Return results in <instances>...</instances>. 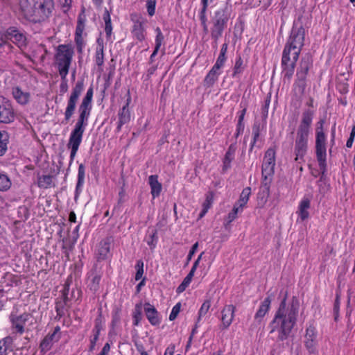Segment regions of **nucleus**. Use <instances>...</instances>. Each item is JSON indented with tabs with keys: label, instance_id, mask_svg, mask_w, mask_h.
<instances>
[{
	"label": "nucleus",
	"instance_id": "obj_1",
	"mask_svg": "<svg viewBox=\"0 0 355 355\" xmlns=\"http://www.w3.org/2000/svg\"><path fill=\"white\" fill-rule=\"evenodd\" d=\"M287 293L281 301L273 319L269 324L270 334H277V342H283L290 336L295 326L300 309V300L296 296L286 302Z\"/></svg>",
	"mask_w": 355,
	"mask_h": 355
},
{
	"label": "nucleus",
	"instance_id": "obj_2",
	"mask_svg": "<svg viewBox=\"0 0 355 355\" xmlns=\"http://www.w3.org/2000/svg\"><path fill=\"white\" fill-rule=\"evenodd\" d=\"M302 15L299 16L296 22H294L291 34L285 44L282 60V73L284 79L291 80L300 52L304 45L305 29L303 26Z\"/></svg>",
	"mask_w": 355,
	"mask_h": 355
},
{
	"label": "nucleus",
	"instance_id": "obj_3",
	"mask_svg": "<svg viewBox=\"0 0 355 355\" xmlns=\"http://www.w3.org/2000/svg\"><path fill=\"white\" fill-rule=\"evenodd\" d=\"M19 6L24 17L33 23L45 21L54 8L53 0H20Z\"/></svg>",
	"mask_w": 355,
	"mask_h": 355
},
{
	"label": "nucleus",
	"instance_id": "obj_4",
	"mask_svg": "<svg viewBox=\"0 0 355 355\" xmlns=\"http://www.w3.org/2000/svg\"><path fill=\"white\" fill-rule=\"evenodd\" d=\"M232 5L226 2L225 6L218 8L211 17V37L216 43L222 36L223 31L227 26V22L231 17Z\"/></svg>",
	"mask_w": 355,
	"mask_h": 355
},
{
	"label": "nucleus",
	"instance_id": "obj_5",
	"mask_svg": "<svg viewBox=\"0 0 355 355\" xmlns=\"http://www.w3.org/2000/svg\"><path fill=\"white\" fill-rule=\"evenodd\" d=\"M324 119H320L315 129V155L321 173L322 180L327 172V139L324 132Z\"/></svg>",
	"mask_w": 355,
	"mask_h": 355
},
{
	"label": "nucleus",
	"instance_id": "obj_6",
	"mask_svg": "<svg viewBox=\"0 0 355 355\" xmlns=\"http://www.w3.org/2000/svg\"><path fill=\"white\" fill-rule=\"evenodd\" d=\"M275 150L268 148L264 155L261 167V191L263 196L268 197L270 195V187L275 173Z\"/></svg>",
	"mask_w": 355,
	"mask_h": 355
},
{
	"label": "nucleus",
	"instance_id": "obj_7",
	"mask_svg": "<svg viewBox=\"0 0 355 355\" xmlns=\"http://www.w3.org/2000/svg\"><path fill=\"white\" fill-rule=\"evenodd\" d=\"M313 115L314 111L310 109L305 110L303 112L296 131L295 141L308 142Z\"/></svg>",
	"mask_w": 355,
	"mask_h": 355
},
{
	"label": "nucleus",
	"instance_id": "obj_8",
	"mask_svg": "<svg viewBox=\"0 0 355 355\" xmlns=\"http://www.w3.org/2000/svg\"><path fill=\"white\" fill-rule=\"evenodd\" d=\"M93 87L91 86L78 107V117L76 123L87 126L92 108Z\"/></svg>",
	"mask_w": 355,
	"mask_h": 355
},
{
	"label": "nucleus",
	"instance_id": "obj_9",
	"mask_svg": "<svg viewBox=\"0 0 355 355\" xmlns=\"http://www.w3.org/2000/svg\"><path fill=\"white\" fill-rule=\"evenodd\" d=\"M83 89L84 80L83 79L78 80L76 82L75 86L73 87L70 96L67 101V107L64 112V119L66 121H69V119L73 115L76 108L77 103L80 96L83 91Z\"/></svg>",
	"mask_w": 355,
	"mask_h": 355
},
{
	"label": "nucleus",
	"instance_id": "obj_10",
	"mask_svg": "<svg viewBox=\"0 0 355 355\" xmlns=\"http://www.w3.org/2000/svg\"><path fill=\"white\" fill-rule=\"evenodd\" d=\"M85 128L86 126L85 125L76 123L74 128L70 134L69 143L67 144L68 148H71L70 163L74 159L80 144H81Z\"/></svg>",
	"mask_w": 355,
	"mask_h": 355
},
{
	"label": "nucleus",
	"instance_id": "obj_11",
	"mask_svg": "<svg viewBox=\"0 0 355 355\" xmlns=\"http://www.w3.org/2000/svg\"><path fill=\"white\" fill-rule=\"evenodd\" d=\"M16 112L12 102L0 96V124H10L15 121Z\"/></svg>",
	"mask_w": 355,
	"mask_h": 355
},
{
	"label": "nucleus",
	"instance_id": "obj_12",
	"mask_svg": "<svg viewBox=\"0 0 355 355\" xmlns=\"http://www.w3.org/2000/svg\"><path fill=\"white\" fill-rule=\"evenodd\" d=\"M73 55V50L71 46L60 44L57 47L55 60L58 67L69 68Z\"/></svg>",
	"mask_w": 355,
	"mask_h": 355
},
{
	"label": "nucleus",
	"instance_id": "obj_13",
	"mask_svg": "<svg viewBox=\"0 0 355 355\" xmlns=\"http://www.w3.org/2000/svg\"><path fill=\"white\" fill-rule=\"evenodd\" d=\"M5 37L19 48H23L26 46V37L25 35L17 27H9L6 31Z\"/></svg>",
	"mask_w": 355,
	"mask_h": 355
},
{
	"label": "nucleus",
	"instance_id": "obj_14",
	"mask_svg": "<svg viewBox=\"0 0 355 355\" xmlns=\"http://www.w3.org/2000/svg\"><path fill=\"white\" fill-rule=\"evenodd\" d=\"M60 337V327L59 326H56L54 328L53 332L48 334L41 341L40 345L41 352L44 354L46 352L49 351L53 343L58 342Z\"/></svg>",
	"mask_w": 355,
	"mask_h": 355
},
{
	"label": "nucleus",
	"instance_id": "obj_15",
	"mask_svg": "<svg viewBox=\"0 0 355 355\" xmlns=\"http://www.w3.org/2000/svg\"><path fill=\"white\" fill-rule=\"evenodd\" d=\"M102 274L103 272L96 266H94L88 272L87 287L93 293H96L99 290Z\"/></svg>",
	"mask_w": 355,
	"mask_h": 355
},
{
	"label": "nucleus",
	"instance_id": "obj_16",
	"mask_svg": "<svg viewBox=\"0 0 355 355\" xmlns=\"http://www.w3.org/2000/svg\"><path fill=\"white\" fill-rule=\"evenodd\" d=\"M131 102V97L130 93H128V98L126 99L125 104L122 107V108L119 110L118 116H119V122L118 125L116 127V130L119 132L121 130V127L128 123L130 121V112L129 110V105Z\"/></svg>",
	"mask_w": 355,
	"mask_h": 355
},
{
	"label": "nucleus",
	"instance_id": "obj_17",
	"mask_svg": "<svg viewBox=\"0 0 355 355\" xmlns=\"http://www.w3.org/2000/svg\"><path fill=\"white\" fill-rule=\"evenodd\" d=\"M313 67L312 56L306 53L303 55L299 62L296 75L307 77L310 69Z\"/></svg>",
	"mask_w": 355,
	"mask_h": 355
},
{
	"label": "nucleus",
	"instance_id": "obj_18",
	"mask_svg": "<svg viewBox=\"0 0 355 355\" xmlns=\"http://www.w3.org/2000/svg\"><path fill=\"white\" fill-rule=\"evenodd\" d=\"M236 307L232 304L226 305L222 310V326L221 329H227L232 324L234 316Z\"/></svg>",
	"mask_w": 355,
	"mask_h": 355
},
{
	"label": "nucleus",
	"instance_id": "obj_19",
	"mask_svg": "<svg viewBox=\"0 0 355 355\" xmlns=\"http://www.w3.org/2000/svg\"><path fill=\"white\" fill-rule=\"evenodd\" d=\"M144 312L149 322L153 325H159L161 322V320L159 318V313L155 306L150 304L149 302L144 304Z\"/></svg>",
	"mask_w": 355,
	"mask_h": 355
},
{
	"label": "nucleus",
	"instance_id": "obj_20",
	"mask_svg": "<svg viewBox=\"0 0 355 355\" xmlns=\"http://www.w3.org/2000/svg\"><path fill=\"white\" fill-rule=\"evenodd\" d=\"M308 150V142H294V155H295V161L298 163L304 162V157Z\"/></svg>",
	"mask_w": 355,
	"mask_h": 355
},
{
	"label": "nucleus",
	"instance_id": "obj_21",
	"mask_svg": "<svg viewBox=\"0 0 355 355\" xmlns=\"http://www.w3.org/2000/svg\"><path fill=\"white\" fill-rule=\"evenodd\" d=\"M145 22L146 21L141 17L134 21L132 33L134 37L140 42L144 41L146 38L144 28Z\"/></svg>",
	"mask_w": 355,
	"mask_h": 355
},
{
	"label": "nucleus",
	"instance_id": "obj_22",
	"mask_svg": "<svg viewBox=\"0 0 355 355\" xmlns=\"http://www.w3.org/2000/svg\"><path fill=\"white\" fill-rule=\"evenodd\" d=\"M12 94L15 101L21 105L28 104L31 99L30 93L23 91L19 87H12Z\"/></svg>",
	"mask_w": 355,
	"mask_h": 355
},
{
	"label": "nucleus",
	"instance_id": "obj_23",
	"mask_svg": "<svg viewBox=\"0 0 355 355\" xmlns=\"http://www.w3.org/2000/svg\"><path fill=\"white\" fill-rule=\"evenodd\" d=\"M29 316L30 314L24 313L19 316L12 317L10 320L12 328L16 329L17 332L22 334L24 332V324L28 320Z\"/></svg>",
	"mask_w": 355,
	"mask_h": 355
},
{
	"label": "nucleus",
	"instance_id": "obj_24",
	"mask_svg": "<svg viewBox=\"0 0 355 355\" xmlns=\"http://www.w3.org/2000/svg\"><path fill=\"white\" fill-rule=\"evenodd\" d=\"M236 150V144H232L225 155L223 160V171H226L231 168V163L234 159L235 153Z\"/></svg>",
	"mask_w": 355,
	"mask_h": 355
},
{
	"label": "nucleus",
	"instance_id": "obj_25",
	"mask_svg": "<svg viewBox=\"0 0 355 355\" xmlns=\"http://www.w3.org/2000/svg\"><path fill=\"white\" fill-rule=\"evenodd\" d=\"M150 193L153 198L158 197L162 189V184L158 181L157 175H152L148 178Z\"/></svg>",
	"mask_w": 355,
	"mask_h": 355
},
{
	"label": "nucleus",
	"instance_id": "obj_26",
	"mask_svg": "<svg viewBox=\"0 0 355 355\" xmlns=\"http://www.w3.org/2000/svg\"><path fill=\"white\" fill-rule=\"evenodd\" d=\"M96 44L95 62L99 68H101L104 63V43L101 37L96 40Z\"/></svg>",
	"mask_w": 355,
	"mask_h": 355
},
{
	"label": "nucleus",
	"instance_id": "obj_27",
	"mask_svg": "<svg viewBox=\"0 0 355 355\" xmlns=\"http://www.w3.org/2000/svg\"><path fill=\"white\" fill-rule=\"evenodd\" d=\"M85 166L83 164H80L78 170V180L75 191V198H76L82 192L83 187L85 182Z\"/></svg>",
	"mask_w": 355,
	"mask_h": 355
},
{
	"label": "nucleus",
	"instance_id": "obj_28",
	"mask_svg": "<svg viewBox=\"0 0 355 355\" xmlns=\"http://www.w3.org/2000/svg\"><path fill=\"white\" fill-rule=\"evenodd\" d=\"M271 301L272 297L270 295H268L264 299L255 314L254 318L256 320L260 321L265 316L270 309Z\"/></svg>",
	"mask_w": 355,
	"mask_h": 355
},
{
	"label": "nucleus",
	"instance_id": "obj_29",
	"mask_svg": "<svg viewBox=\"0 0 355 355\" xmlns=\"http://www.w3.org/2000/svg\"><path fill=\"white\" fill-rule=\"evenodd\" d=\"M310 205L311 202L308 198L302 199L300 203L297 214L302 221L307 219L309 216L308 209L310 208Z\"/></svg>",
	"mask_w": 355,
	"mask_h": 355
},
{
	"label": "nucleus",
	"instance_id": "obj_30",
	"mask_svg": "<svg viewBox=\"0 0 355 355\" xmlns=\"http://www.w3.org/2000/svg\"><path fill=\"white\" fill-rule=\"evenodd\" d=\"M55 304V309L56 312V316L55 317V319L60 320L65 315V313L69 310L71 306L70 304H67L58 298L56 299Z\"/></svg>",
	"mask_w": 355,
	"mask_h": 355
},
{
	"label": "nucleus",
	"instance_id": "obj_31",
	"mask_svg": "<svg viewBox=\"0 0 355 355\" xmlns=\"http://www.w3.org/2000/svg\"><path fill=\"white\" fill-rule=\"evenodd\" d=\"M219 70L215 69L214 67L209 71L204 79V86L209 88L211 87L215 82L218 80V76L220 75Z\"/></svg>",
	"mask_w": 355,
	"mask_h": 355
},
{
	"label": "nucleus",
	"instance_id": "obj_32",
	"mask_svg": "<svg viewBox=\"0 0 355 355\" xmlns=\"http://www.w3.org/2000/svg\"><path fill=\"white\" fill-rule=\"evenodd\" d=\"M250 194L251 188L249 187L244 188L240 195L239 199L234 205H237V207H239L241 210H243V207L248 203Z\"/></svg>",
	"mask_w": 355,
	"mask_h": 355
},
{
	"label": "nucleus",
	"instance_id": "obj_33",
	"mask_svg": "<svg viewBox=\"0 0 355 355\" xmlns=\"http://www.w3.org/2000/svg\"><path fill=\"white\" fill-rule=\"evenodd\" d=\"M110 239H105L100 243V247L98 250L100 259H105L107 258L110 250Z\"/></svg>",
	"mask_w": 355,
	"mask_h": 355
},
{
	"label": "nucleus",
	"instance_id": "obj_34",
	"mask_svg": "<svg viewBox=\"0 0 355 355\" xmlns=\"http://www.w3.org/2000/svg\"><path fill=\"white\" fill-rule=\"evenodd\" d=\"M37 185L40 188L47 189L51 187L53 184V176L51 175H42L37 177Z\"/></svg>",
	"mask_w": 355,
	"mask_h": 355
},
{
	"label": "nucleus",
	"instance_id": "obj_35",
	"mask_svg": "<svg viewBox=\"0 0 355 355\" xmlns=\"http://www.w3.org/2000/svg\"><path fill=\"white\" fill-rule=\"evenodd\" d=\"M83 33V27L79 26V27L76 28L75 42L76 44L77 51L79 53L83 52V49L85 46V42L82 37Z\"/></svg>",
	"mask_w": 355,
	"mask_h": 355
},
{
	"label": "nucleus",
	"instance_id": "obj_36",
	"mask_svg": "<svg viewBox=\"0 0 355 355\" xmlns=\"http://www.w3.org/2000/svg\"><path fill=\"white\" fill-rule=\"evenodd\" d=\"M214 193L213 191H209L206 194V199L202 204V209L199 214L200 218L203 217L206 214L209 209L211 207L214 200Z\"/></svg>",
	"mask_w": 355,
	"mask_h": 355
},
{
	"label": "nucleus",
	"instance_id": "obj_37",
	"mask_svg": "<svg viewBox=\"0 0 355 355\" xmlns=\"http://www.w3.org/2000/svg\"><path fill=\"white\" fill-rule=\"evenodd\" d=\"M148 235L146 238V241L150 248L153 250L156 247L158 241L157 231V230L153 228L150 230H148Z\"/></svg>",
	"mask_w": 355,
	"mask_h": 355
},
{
	"label": "nucleus",
	"instance_id": "obj_38",
	"mask_svg": "<svg viewBox=\"0 0 355 355\" xmlns=\"http://www.w3.org/2000/svg\"><path fill=\"white\" fill-rule=\"evenodd\" d=\"M12 338L7 336L0 340V355H7L8 350L11 349Z\"/></svg>",
	"mask_w": 355,
	"mask_h": 355
},
{
	"label": "nucleus",
	"instance_id": "obj_39",
	"mask_svg": "<svg viewBox=\"0 0 355 355\" xmlns=\"http://www.w3.org/2000/svg\"><path fill=\"white\" fill-rule=\"evenodd\" d=\"M245 68V64L241 56H239L236 59L235 64L233 69L232 77L236 78L239 74L242 73Z\"/></svg>",
	"mask_w": 355,
	"mask_h": 355
},
{
	"label": "nucleus",
	"instance_id": "obj_40",
	"mask_svg": "<svg viewBox=\"0 0 355 355\" xmlns=\"http://www.w3.org/2000/svg\"><path fill=\"white\" fill-rule=\"evenodd\" d=\"M294 86L300 94H303L306 87V77L296 75Z\"/></svg>",
	"mask_w": 355,
	"mask_h": 355
},
{
	"label": "nucleus",
	"instance_id": "obj_41",
	"mask_svg": "<svg viewBox=\"0 0 355 355\" xmlns=\"http://www.w3.org/2000/svg\"><path fill=\"white\" fill-rule=\"evenodd\" d=\"M9 135L6 131H0V156L3 155L7 150Z\"/></svg>",
	"mask_w": 355,
	"mask_h": 355
},
{
	"label": "nucleus",
	"instance_id": "obj_42",
	"mask_svg": "<svg viewBox=\"0 0 355 355\" xmlns=\"http://www.w3.org/2000/svg\"><path fill=\"white\" fill-rule=\"evenodd\" d=\"M132 318H133V324L135 326L139 325V322H141V320L142 319V304L141 302L137 303L135 305V309L133 311V314H132Z\"/></svg>",
	"mask_w": 355,
	"mask_h": 355
},
{
	"label": "nucleus",
	"instance_id": "obj_43",
	"mask_svg": "<svg viewBox=\"0 0 355 355\" xmlns=\"http://www.w3.org/2000/svg\"><path fill=\"white\" fill-rule=\"evenodd\" d=\"M11 180L7 175L0 173V191H5L11 187Z\"/></svg>",
	"mask_w": 355,
	"mask_h": 355
},
{
	"label": "nucleus",
	"instance_id": "obj_44",
	"mask_svg": "<svg viewBox=\"0 0 355 355\" xmlns=\"http://www.w3.org/2000/svg\"><path fill=\"white\" fill-rule=\"evenodd\" d=\"M193 276L194 275H191V273H188L186 277L183 279L182 282L177 288L176 292L178 293H181L184 291L187 287L190 284Z\"/></svg>",
	"mask_w": 355,
	"mask_h": 355
},
{
	"label": "nucleus",
	"instance_id": "obj_45",
	"mask_svg": "<svg viewBox=\"0 0 355 355\" xmlns=\"http://www.w3.org/2000/svg\"><path fill=\"white\" fill-rule=\"evenodd\" d=\"M155 31L156 33V36H155V48L160 49L162 44L164 43V36L163 33H162L161 29L159 27H157L155 29Z\"/></svg>",
	"mask_w": 355,
	"mask_h": 355
},
{
	"label": "nucleus",
	"instance_id": "obj_46",
	"mask_svg": "<svg viewBox=\"0 0 355 355\" xmlns=\"http://www.w3.org/2000/svg\"><path fill=\"white\" fill-rule=\"evenodd\" d=\"M265 128V123L261 124L258 121H255L252 125V135L255 139H258L260 135V132Z\"/></svg>",
	"mask_w": 355,
	"mask_h": 355
},
{
	"label": "nucleus",
	"instance_id": "obj_47",
	"mask_svg": "<svg viewBox=\"0 0 355 355\" xmlns=\"http://www.w3.org/2000/svg\"><path fill=\"white\" fill-rule=\"evenodd\" d=\"M210 306H211V303H210L209 300H206L204 302V303L202 304V306L199 310L198 318L197 322H199V320H200L202 316L205 315L207 313V311H209V309L210 308Z\"/></svg>",
	"mask_w": 355,
	"mask_h": 355
},
{
	"label": "nucleus",
	"instance_id": "obj_48",
	"mask_svg": "<svg viewBox=\"0 0 355 355\" xmlns=\"http://www.w3.org/2000/svg\"><path fill=\"white\" fill-rule=\"evenodd\" d=\"M157 0H146V9L149 16L152 17L155 13Z\"/></svg>",
	"mask_w": 355,
	"mask_h": 355
},
{
	"label": "nucleus",
	"instance_id": "obj_49",
	"mask_svg": "<svg viewBox=\"0 0 355 355\" xmlns=\"http://www.w3.org/2000/svg\"><path fill=\"white\" fill-rule=\"evenodd\" d=\"M137 272L135 274V280L138 281L141 279L144 274V262L141 260H138L136 264Z\"/></svg>",
	"mask_w": 355,
	"mask_h": 355
},
{
	"label": "nucleus",
	"instance_id": "obj_50",
	"mask_svg": "<svg viewBox=\"0 0 355 355\" xmlns=\"http://www.w3.org/2000/svg\"><path fill=\"white\" fill-rule=\"evenodd\" d=\"M336 89L341 94H345L349 92V85L347 81L337 83Z\"/></svg>",
	"mask_w": 355,
	"mask_h": 355
},
{
	"label": "nucleus",
	"instance_id": "obj_51",
	"mask_svg": "<svg viewBox=\"0 0 355 355\" xmlns=\"http://www.w3.org/2000/svg\"><path fill=\"white\" fill-rule=\"evenodd\" d=\"M227 60L226 55L219 53L216 63L213 66L215 69L219 70L225 64Z\"/></svg>",
	"mask_w": 355,
	"mask_h": 355
},
{
	"label": "nucleus",
	"instance_id": "obj_52",
	"mask_svg": "<svg viewBox=\"0 0 355 355\" xmlns=\"http://www.w3.org/2000/svg\"><path fill=\"white\" fill-rule=\"evenodd\" d=\"M339 309H340V296L337 293L334 304V320L336 321L339 316Z\"/></svg>",
	"mask_w": 355,
	"mask_h": 355
},
{
	"label": "nucleus",
	"instance_id": "obj_53",
	"mask_svg": "<svg viewBox=\"0 0 355 355\" xmlns=\"http://www.w3.org/2000/svg\"><path fill=\"white\" fill-rule=\"evenodd\" d=\"M180 308H181V304L180 302L177 303L173 307L172 311H171V313L169 315V320L171 321L174 320L177 318L178 313L180 311Z\"/></svg>",
	"mask_w": 355,
	"mask_h": 355
},
{
	"label": "nucleus",
	"instance_id": "obj_54",
	"mask_svg": "<svg viewBox=\"0 0 355 355\" xmlns=\"http://www.w3.org/2000/svg\"><path fill=\"white\" fill-rule=\"evenodd\" d=\"M242 211L237 205H234L232 210L228 214V223L232 222L237 216L239 212Z\"/></svg>",
	"mask_w": 355,
	"mask_h": 355
},
{
	"label": "nucleus",
	"instance_id": "obj_55",
	"mask_svg": "<svg viewBox=\"0 0 355 355\" xmlns=\"http://www.w3.org/2000/svg\"><path fill=\"white\" fill-rule=\"evenodd\" d=\"M121 310L116 309L112 313V326L114 327L120 322L121 320Z\"/></svg>",
	"mask_w": 355,
	"mask_h": 355
},
{
	"label": "nucleus",
	"instance_id": "obj_56",
	"mask_svg": "<svg viewBox=\"0 0 355 355\" xmlns=\"http://www.w3.org/2000/svg\"><path fill=\"white\" fill-rule=\"evenodd\" d=\"M315 340L313 338L306 339L305 341V346L306 349L309 350V353L313 354L315 351Z\"/></svg>",
	"mask_w": 355,
	"mask_h": 355
},
{
	"label": "nucleus",
	"instance_id": "obj_57",
	"mask_svg": "<svg viewBox=\"0 0 355 355\" xmlns=\"http://www.w3.org/2000/svg\"><path fill=\"white\" fill-rule=\"evenodd\" d=\"M198 248V242L195 243L192 245V247H191V250H190V251H189V254L187 255V261H186V263H185L186 266H187L189 264V263L190 262V261L191 260L193 254L197 251Z\"/></svg>",
	"mask_w": 355,
	"mask_h": 355
},
{
	"label": "nucleus",
	"instance_id": "obj_58",
	"mask_svg": "<svg viewBox=\"0 0 355 355\" xmlns=\"http://www.w3.org/2000/svg\"><path fill=\"white\" fill-rule=\"evenodd\" d=\"M72 283V277L70 275L67 277L64 284V288L61 291V293H66V295H69V288L70 286Z\"/></svg>",
	"mask_w": 355,
	"mask_h": 355
},
{
	"label": "nucleus",
	"instance_id": "obj_59",
	"mask_svg": "<svg viewBox=\"0 0 355 355\" xmlns=\"http://www.w3.org/2000/svg\"><path fill=\"white\" fill-rule=\"evenodd\" d=\"M270 97H271V94H268L267 97H266V100H265L264 106L262 108V114H263V116L265 118L268 115V107H269V105H270Z\"/></svg>",
	"mask_w": 355,
	"mask_h": 355
},
{
	"label": "nucleus",
	"instance_id": "obj_60",
	"mask_svg": "<svg viewBox=\"0 0 355 355\" xmlns=\"http://www.w3.org/2000/svg\"><path fill=\"white\" fill-rule=\"evenodd\" d=\"M59 71V74L61 77V81L65 82L67 81V76L69 73V68L67 67H58Z\"/></svg>",
	"mask_w": 355,
	"mask_h": 355
},
{
	"label": "nucleus",
	"instance_id": "obj_61",
	"mask_svg": "<svg viewBox=\"0 0 355 355\" xmlns=\"http://www.w3.org/2000/svg\"><path fill=\"white\" fill-rule=\"evenodd\" d=\"M81 295H82V291L80 288H78L77 287H76L75 288H73L71 292V294H70V297H71V300H76L80 299Z\"/></svg>",
	"mask_w": 355,
	"mask_h": 355
},
{
	"label": "nucleus",
	"instance_id": "obj_62",
	"mask_svg": "<svg viewBox=\"0 0 355 355\" xmlns=\"http://www.w3.org/2000/svg\"><path fill=\"white\" fill-rule=\"evenodd\" d=\"M94 328H97L101 330L103 329L102 312L101 310L99 311L98 315L96 318L94 320Z\"/></svg>",
	"mask_w": 355,
	"mask_h": 355
},
{
	"label": "nucleus",
	"instance_id": "obj_63",
	"mask_svg": "<svg viewBox=\"0 0 355 355\" xmlns=\"http://www.w3.org/2000/svg\"><path fill=\"white\" fill-rule=\"evenodd\" d=\"M105 31L107 39L109 40L111 37L112 31V22L105 23Z\"/></svg>",
	"mask_w": 355,
	"mask_h": 355
},
{
	"label": "nucleus",
	"instance_id": "obj_64",
	"mask_svg": "<svg viewBox=\"0 0 355 355\" xmlns=\"http://www.w3.org/2000/svg\"><path fill=\"white\" fill-rule=\"evenodd\" d=\"M244 129H245V123H237L235 137L237 138L240 135L243 134Z\"/></svg>",
	"mask_w": 355,
	"mask_h": 355
}]
</instances>
